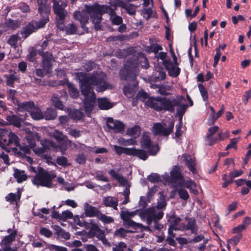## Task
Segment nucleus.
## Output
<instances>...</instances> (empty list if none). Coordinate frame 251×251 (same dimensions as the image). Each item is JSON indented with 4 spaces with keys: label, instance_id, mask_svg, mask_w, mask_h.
Returning <instances> with one entry per match:
<instances>
[{
    "label": "nucleus",
    "instance_id": "obj_1",
    "mask_svg": "<svg viewBox=\"0 0 251 251\" xmlns=\"http://www.w3.org/2000/svg\"><path fill=\"white\" fill-rule=\"evenodd\" d=\"M75 75L81 85V94L84 97L83 104L85 112L89 116L96 101L93 86H96V91L99 92L111 89L112 86L106 81V76L102 72H94L90 74L78 72L75 74Z\"/></svg>",
    "mask_w": 251,
    "mask_h": 251
},
{
    "label": "nucleus",
    "instance_id": "obj_2",
    "mask_svg": "<svg viewBox=\"0 0 251 251\" xmlns=\"http://www.w3.org/2000/svg\"><path fill=\"white\" fill-rule=\"evenodd\" d=\"M116 8H113L107 5H100L96 3L93 5H86L85 9L82 11H75L74 13V18L78 20L81 24L83 28L85 25L88 22L89 15L96 30H100V25L102 20V15L104 14H108L110 20L112 24L115 25H120L123 23L122 18L116 14Z\"/></svg>",
    "mask_w": 251,
    "mask_h": 251
},
{
    "label": "nucleus",
    "instance_id": "obj_3",
    "mask_svg": "<svg viewBox=\"0 0 251 251\" xmlns=\"http://www.w3.org/2000/svg\"><path fill=\"white\" fill-rule=\"evenodd\" d=\"M136 213L129 212L127 210L121 211L120 216L123 221L125 227L132 228L133 229H140L141 231H152L160 230L163 228V225L159 223L158 221L163 218V213L155 211L154 208L145 209L142 213L143 218L146 219L148 226H145L142 224L136 223L131 220Z\"/></svg>",
    "mask_w": 251,
    "mask_h": 251
},
{
    "label": "nucleus",
    "instance_id": "obj_4",
    "mask_svg": "<svg viewBox=\"0 0 251 251\" xmlns=\"http://www.w3.org/2000/svg\"><path fill=\"white\" fill-rule=\"evenodd\" d=\"M183 97L176 99H170L160 97L150 98L146 101V104L156 111L163 110L174 112L175 107H177V115L180 117L179 121H182V117L187 108L188 105L181 103Z\"/></svg>",
    "mask_w": 251,
    "mask_h": 251
},
{
    "label": "nucleus",
    "instance_id": "obj_5",
    "mask_svg": "<svg viewBox=\"0 0 251 251\" xmlns=\"http://www.w3.org/2000/svg\"><path fill=\"white\" fill-rule=\"evenodd\" d=\"M56 177L54 173L49 172L40 168L38 173L32 179V183L37 186H41L51 188L53 185L52 179Z\"/></svg>",
    "mask_w": 251,
    "mask_h": 251
},
{
    "label": "nucleus",
    "instance_id": "obj_6",
    "mask_svg": "<svg viewBox=\"0 0 251 251\" xmlns=\"http://www.w3.org/2000/svg\"><path fill=\"white\" fill-rule=\"evenodd\" d=\"M138 71L137 63L127 61L126 62L124 68L120 70V78L122 80H132L134 81Z\"/></svg>",
    "mask_w": 251,
    "mask_h": 251
},
{
    "label": "nucleus",
    "instance_id": "obj_7",
    "mask_svg": "<svg viewBox=\"0 0 251 251\" xmlns=\"http://www.w3.org/2000/svg\"><path fill=\"white\" fill-rule=\"evenodd\" d=\"M48 45V41H44L41 45V49L38 50L39 54L42 57V64H43V69L46 72H50L51 68V62L54 61V58L51 53L49 52H44Z\"/></svg>",
    "mask_w": 251,
    "mask_h": 251
},
{
    "label": "nucleus",
    "instance_id": "obj_8",
    "mask_svg": "<svg viewBox=\"0 0 251 251\" xmlns=\"http://www.w3.org/2000/svg\"><path fill=\"white\" fill-rule=\"evenodd\" d=\"M140 144L142 149L147 150L150 155H155L159 150L157 145L151 144V137L148 133L143 134Z\"/></svg>",
    "mask_w": 251,
    "mask_h": 251
},
{
    "label": "nucleus",
    "instance_id": "obj_9",
    "mask_svg": "<svg viewBox=\"0 0 251 251\" xmlns=\"http://www.w3.org/2000/svg\"><path fill=\"white\" fill-rule=\"evenodd\" d=\"M174 123L171 122L168 127L164 123H156L153 125L152 132L154 135L167 137L173 131Z\"/></svg>",
    "mask_w": 251,
    "mask_h": 251
},
{
    "label": "nucleus",
    "instance_id": "obj_10",
    "mask_svg": "<svg viewBox=\"0 0 251 251\" xmlns=\"http://www.w3.org/2000/svg\"><path fill=\"white\" fill-rule=\"evenodd\" d=\"M53 9L54 13L60 20H63L66 16L67 12L65 10L67 6L66 0H60L59 1L56 0H53Z\"/></svg>",
    "mask_w": 251,
    "mask_h": 251
},
{
    "label": "nucleus",
    "instance_id": "obj_11",
    "mask_svg": "<svg viewBox=\"0 0 251 251\" xmlns=\"http://www.w3.org/2000/svg\"><path fill=\"white\" fill-rule=\"evenodd\" d=\"M106 126L109 129L113 130L115 133L124 132L125 127V125L122 122L114 120L111 117L107 118Z\"/></svg>",
    "mask_w": 251,
    "mask_h": 251
},
{
    "label": "nucleus",
    "instance_id": "obj_12",
    "mask_svg": "<svg viewBox=\"0 0 251 251\" xmlns=\"http://www.w3.org/2000/svg\"><path fill=\"white\" fill-rule=\"evenodd\" d=\"M1 144L2 147L13 145L14 147H11V148L17 150L16 148L20 146L19 139L16 134L11 132L6 139H2Z\"/></svg>",
    "mask_w": 251,
    "mask_h": 251
},
{
    "label": "nucleus",
    "instance_id": "obj_13",
    "mask_svg": "<svg viewBox=\"0 0 251 251\" xmlns=\"http://www.w3.org/2000/svg\"><path fill=\"white\" fill-rule=\"evenodd\" d=\"M167 70L169 75L173 77L177 76L180 73V69L178 67V64H173L170 58L164 62V65Z\"/></svg>",
    "mask_w": 251,
    "mask_h": 251
},
{
    "label": "nucleus",
    "instance_id": "obj_14",
    "mask_svg": "<svg viewBox=\"0 0 251 251\" xmlns=\"http://www.w3.org/2000/svg\"><path fill=\"white\" fill-rule=\"evenodd\" d=\"M181 220L179 217L175 215L171 216L169 219L170 223L169 227L174 229L175 230H183L185 228V224L180 223Z\"/></svg>",
    "mask_w": 251,
    "mask_h": 251
},
{
    "label": "nucleus",
    "instance_id": "obj_15",
    "mask_svg": "<svg viewBox=\"0 0 251 251\" xmlns=\"http://www.w3.org/2000/svg\"><path fill=\"white\" fill-rule=\"evenodd\" d=\"M187 221V224L185 225L184 230H190L193 234H197L198 231V228L196 221L194 218H185Z\"/></svg>",
    "mask_w": 251,
    "mask_h": 251
},
{
    "label": "nucleus",
    "instance_id": "obj_16",
    "mask_svg": "<svg viewBox=\"0 0 251 251\" xmlns=\"http://www.w3.org/2000/svg\"><path fill=\"white\" fill-rule=\"evenodd\" d=\"M179 186H184L188 189L190 192L193 193L194 194H197L198 193L196 183L194 180L190 178L186 180H184L183 179V180L179 183Z\"/></svg>",
    "mask_w": 251,
    "mask_h": 251
},
{
    "label": "nucleus",
    "instance_id": "obj_17",
    "mask_svg": "<svg viewBox=\"0 0 251 251\" xmlns=\"http://www.w3.org/2000/svg\"><path fill=\"white\" fill-rule=\"evenodd\" d=\"M184 159L185 161L186 165L190 171L193 174H196L197 173V170L196 168V163L195 159L187 154L184 155Z\"/></svg>",
    "mask_w": 251,
    "mask_h": 251
},
{
    "label": "nucleus",
    "instance_id": "obj_18",
    "mask_svg": "<svg viewBox=\"0 0 251 251\" xmlns=\"http://www.w3.org/2000/svg\"><path fill=\"white\" fill-rule=\"evenodd\" d=\"M17 231L16 230L13 231L8 235L4 237L3 239L1 240L0 245L1 246H5L6 248H11L10 246L11 245L12 242L15 241Z\"/></svg>",
    "mask_w": 251,
    "mask_h": 251
},
{
    "label": "nucleus",
    "instance_id": "obj_19",
    "mask_svg": "<svg viewBox=\"0 0 251 251\" xmlns=\"http://www.w3.org/2000/svg\"><path fill=\"white\" fill-rule=\"evenodd\" d=\"M170 175L171 179L173 182H178L179 184L183 180V177L180 172V168L177 166L174 167L170 173Z\"/></svg>",
    "mask_w": 251,
    "mask_h": 251
},
{
    "label": "nucleus",
    "instance_id": "obj_20",
    "mask_svg": "<svg viewBox=\"0 0 251 251\" xmlns=\"http://www.w3.org/2000/svg\"><path fill=\"white\" fill-rule=\"evenodd\" d=\"M127 153L129 155L137 156L143 160H146L148 157V155L147 151L141 149L130 148V151L127 152Z\"/></svg>",
    "mask_w": 251,
    "mask_h": 251
},
{
    "label": "nucleus",
    "instance_id": "obj_21",
    "mask_svg": "<svg viewBox=\"0 0 251 251\" xmlns=\"http://www.w3.org/2000/svg\"><path fill=\"white\" fill-rule=\"evenodd\" d=\"M103 203L106 207H112L114 210H118V201L115 197L111 196L104 197L103 199Z\"/></svg>",
    "mask_w": 251,
    "mask_h": 251
},
{
    "label": "nucleus",
    "instance_id": "obj_22",
    "mask_svg": "<svg viewBox=\"0 0 251 251\" xmlns=\"http://www.w3.org/2000/svg\"><path fill=\"white\" fill-rule=\"evenodd\" d=\"M48 1V0H37L38 6V12L41 15H42L43 13L47 15L50 12V8L47 4Z\"/></svg>",
    "mask_w": 251,
    "mask_h": 251
},
{
    "label": "nucleus",
    "instance_id": "obj_23",
    "mask_svg": "<svg viewBox=\"0 0 251 251\" xmlns=\"http://www.w3.org/2000/svg\"><path fill=\"white\" fill-rule=\"evenodd\" d=\"M5 119L7 123L6 125H13L17 127H20L22 122V120L15 115L6 116Z\"/></svg>",
    "mask_w": 251,
    "mask_h": 251
},
{
    "label": "nucleus",
    "instance_id": "obj_24",
    "mask_svg": "<svg viewBox=\"0 0 251 251\" xmlns=\"http://www.w3.org/2000/svg\"><path fill=\"white\" fill-rule=\"evenodd\" d=\"M36 30L37 28L35 26L34 22H32L23 28V30L21 31V34L23 35V38L25 39Z\"/></svg>",
    "mask_w": 251,
    "mask_h": 251
},
{
    "label": "nucleus",
    "instance_id": "obj_25",
    "mask_svg": "<svg viewBox=\"0 0 251 251\" xmlns=\"http://www.w3.org/2000/svg\"><path fill=\"white\" fill-rule=\"evenodd\" d=\"M84 208L86 215L89 217H97L100 212L97 208L92 206L87 202L84 203Z\"/></svg>",
    "mask_w": 251,
    "mask_h": 251
},
{
    "label": "nucleus",
    "instance_id": "obj_26",
    "mask_svg": "<svg viewBox=\"0 0 251 251\" xmlns=\"http://www.w3.org/2000/svg\"><path fill=\"white\" fill-rule=\"evenodd\" d=\"M136 83L134 82L132 85L128 84L125 85L123 89L124 95L128 98L133 97L136 92Z\"/></svg>",
    "mask_w": 251,
    "mask_h": 251
},
{
    "label": "nucleus",
    "instance_id": "obj_27",
    "mask_svg": "<svg viewBox=\"0 0 251 251\" xmlns=\"http://www.w3.org/2000/svg\"><path fill=\"white\" fill-rule=\"evenodd\" d=\"M14 177L16 179L18 183H22L27 179V175L23 170L14 168Z\"/></svg>",
    "mask_w": 251,
    "mask_h": 251
},
{
    "label": "nucleus",
    "instance_id": "obj_28",
    "mask_svg": "<svg viewBox=\"0 0 251 251\" xmlns=\"http://www.w3.org/2000/svg\"><path fill=\"white\" fill-rule=\"evenodd\" d=\"M98 105L99 107L102 110H107L112 108L113 106L106 98H101L98 99Z\"/></svg>",
    "mask_w": 251,
    "mask_h": 251
},
{
    "label": "nucleus",
    "instance_id": "obj_29",
    "mask_svg": "<svg viewBox=\"0 0 251 251\" xmlns=\"http://www.w3.org/2000/svg\"><path fill=\"white\" fill-rule=\"evenodd\" d=\"M35 104L33 101H25L18 104V109L19 111H26L30 112L33 109Z\"/></svg>",
    "mask_w": 251,
    "mask_h": 251
},
{
    "label": "nucleus",
    "instance_id": "obj_30",
    "mask_svg": "<svg viewBox=\"0 0 251 251\" xmlns=\"http://www.w3.org/2000/svg\"><path fill=\"white\" fill-rule=\"evenodd\" d=\"M108 173L114 179H116L122 186H125L126 185L127 179L116 172L115 170H111L109 171Z\"/></svg>",
    "mask_w": 251,
    "mask_h": 251
},
{
    "label": "nucleus",
    "instance_id": "obj_31",
    "mask_svg": "<svg viewBox=\"0 0 251 251\" xmlns=\"http://www.w3.org/2000/svg\"><path fill=\"white\" fill-rule=\"evenodd\" d=\"M21 193L18 190L17 194L10 193L8 194L5 198L7 201L11 203L19 201L21 199Z\"/></svg>",
    "mask_w": 251,
    "mask_h": 251
},
{
    "label": "nucleus",
    "instance_id": "obj_32",
    "mask_svg": "<svg viewBox=\"0 0 251 251\" xmlns=\"http://www.w3.org/2000/svg\"><path fill=\"white\" fill-rule=\"evenodd\" d=\"M224 138L222 136V133H218V138L214 137V135H207L205 141L209 146H212L218 140H224Z\"/></svg>",
    "mask_w": 251,
    "mask_h": 251
},
{
    "label": "nucleus",
    "instance_id": "obj_33",
    "mask_svg": "<svg viewBox=\"0 0 251 251\" xmlns=\"http://www.w3.org/2000/svg\"><path fill=\"white\" fill-rule=\"evenodd\" d=\"M160 194V199L158 200L157 204L156 207H150L149 208H154L156 211L161 212L164 215L163 212L161 210V209L164 208L166 205V202L165 201V197L163 195L162 192H159Z\"/></svg>",
    "mask_w": 251,
    "mask_h": 251
},
{
    "label": "nucleus",
    "instance_id": "obj_34",
    "mask_svg": "<svg viewBox=\"0 0 251 251\" xmlns=\"http://www.w3.org/2000/svg\"><path fill=\"white\" fill-rule=\"evenodd\" d=\"M44 119L47 120L54 119L57 116L56 110L52 108H48L43 113Z\"/></svg>",
    "mask_w": 251,
    "mask_h": 251
},
{
    "label": "nucleus",
    "instance_id": "obj_35",
    "mask_svg": "<svg viewBox=\"0 0 251 251\" xmlns=\"http://www.w3.org/2000/svg\"><path fill=\"white\" fill-rule=\"evenodd\" d=\"M30 115L34 120H38L44 119V114L41 110L35 106L30 112Z\"/></svg>",
    "mask_w": 251,
    "mask_h": 251
},
{
    "label": "nucleus",
    "instance_id": "obj_36",
    "mask_svg": "<svg viewBox=\"0 0 251 251\" xmlns=\"http://www.w3.org/2000/svg\"><path fill=\"white\" fill-rule=\"evenodd\" d=\"M69 118L75 121L80 120L83 117V113L76 109L68 110Z\"/></svg>",
    "mask_w": 251,
    "mask_h": 251
},
{
    "label": "nucleus",
    "instance_id": "obj_37",
    "mask_svg": "<svg viewBox=\"0 0 251 251\" xmlns=\"http://www.w3.org/2000/svg\"><path fill=\"white\" fill-rule=\"evenodd\" d=\"M48 14L46 15L45 13H43L42 15L40 14V15L43 17H44V15L46 17H45L44 19H41V20L38 21V22H33L35 26L37 28V30L39 28L43 27L45 25L48 23V22L49 21V18L48 17Z\"/></svg>",
    "mask_w": 251,
    "mask_h": 251
},
{
    "label": "nucleus",
    "instance_id": "obj_38",
    "mask_svg": "<svg viewBox=\"0 0 251 251\" xmlns=\"http://www.w3.org/2000/svg\"><path fill=\"white\" fill-rule=\"evenodd\" d=\"M98 218L104 224H110L114 222V219L111 216H108L100 212L97 216Z\"/></svg>",
    "mask_w": 251,
    "mask_h": 251
},
{
    "label": "nucleus",
    "instance_id": "obj_39",
    "mask_svg": "<svg viewBox=\"0 0 251 251\" xmlns=\"http://www.w3.org/2000/svg\"><path fill=\"white\" fill-rule=\"evenodd\" d=\"M4 77L6 80V84L10 87H14L15 81L18 80V77L14 74L5 75Z\"/></svg>",
    "mask_w": 251,
    "mask_h": 251
},
{
    "label": "nucleus",
    "instance_id": "obj_40",
    "mask_svg": "<svg viewBox=\"0 0 251 251\" xmlns=\"http://www.w3.org/2000/svg\"><path fill=\"white\" fill-rule=\"evenodd\" d=\"M166 73L163 69H160L159 70L156 69V72L154 74V76L153 77V79L155 81H159L164 80L166 78Z\"/></svg>",
    "mask_w": 251,
    "mask_h": 251
},
{
    "label": "nucleus",
    "instance_id": "obj_41",
    "mask_svg": "<svg viewBox=\"0 0 251 251\" xmlns=\"http://www.w3.org/2000/svg\"><path fill=\"white\" fill-rule=\"evenodd\" d=\"M140 127L138 126H135L132 127L128 128L126 134L130 136H139L140 134Z\"/></svg>",
    "mask_w": 251,
    "mask_h": 251
},
{
    "label": "nucleus",
    "instance_id": "obj_42",
    "mask_svg": "<svg viewBox=\"0 0 251 251\" xmlns=\"http://www.w3.org/2000/svg\"><path fill=\"white\" fill-rule=\"evenodd\" d=\"M56 213L58 214L57 218L63 221H66L67 219H71L73 216L72 212L69 210L63 211L61 213H59L58 212H56Z\"/></svg>",
    "mask_w": 251,
    "mask_h": 251
},
{
    "label": "nucleus",
    "instance_id": "obj_43",
    "mask_svg": "<svg viewBox=\"0 0 251 251\" xmlns=\"http://www.w3.org/2000/svg\"><path fill=\"white\" fill-rule=\"evenodd\" d=\"M67 85L69 88V92L71 96L74 98H77L79 96L78 89L71 83L67 82Z\"/></svg>",
    "mask_w": 251,
    "mask_h": 251
},
{
    "label": "nucleus",
    "instance_id": "obj_44",
    "mask_svg": "<svg viewBox=\"0 0 251 251\" xmlns=\"http://www.w3.org/2000/svg\"><path fill=\"white\" fill-rule=\"evenodd\" d=\"M6 26L9 29L15 30L18 28L20 24L18 21L9 19L5 23Z\"/></svg>",
    "mask_w": 251,
    "mask_h": 251
},
{
    "label": "nucleus",
    "instance_id": "obj_45",
    "mask_svg": "<svg viewBox=\"0 0 251 251\" xmlns=\"http://www.w3.org/2000/svg\"><path fill=\"white\" fill-rule=\"evenodd\" d=\"M51 101L54 106L59 109H63V104L59 98L55 95H53L51 98Z\"/></svg>",
    "mask_w": 251,
    "mask_h": 251
},
{
    "label": "nucleus",
    "instance_id": "obj_46",
    "mask_svg": "<svg viewBox=\"0 0 251 251\" xmlns=\"http://www.w3.org/2000/svg\"><path fill=\"white\" fill-rule=\"evenodd\" d=\"M64 30L67 34H74L76 32L77 26L74 23L69 24L65 27Z\"/></svg>",
    "mask_w": 251,
    "mask_h": 251
},
{
    "label": "nucleus",
    "instance_id": "obj_47",
    "mask_svg": "<svg viewBox=\"0 0 251 251\" xmlns=\"http://www.w3.org/2000/svg\"><path fill=\"white\" fill-rule=\"evenodd\" d=\"M162 47L157 44H152L147 48V50L149 52H152L155 55L157 54L159 50H162Z\"/></svg>",
    "mask_w": 251,
    "mask_h": 251
},
{
    "label": "nucleus",
    "instance_id": "obj_48",
    "mask_svg": "<svg viewBox=\"0 0 251 251\" xmlns=\"http://www.w3.org/2000/svg\"><path fill=\"white\" fill-rule=\"evenodd\" d=\"M199 90L204 101H207L208 98V92L204 86L202 84L198 85Z\"/></svg>",
    "mask_w": 251,
    "mask_h": 251
},
{
    "label": "nucleus",
    "instance_id": "obj_49",
    "mask_svg": "<svg viewBox=\"0 0 251 251\" xmlns=\"http://www.w3.org/2000/svg\"><path fill=\"white\" fill-rule=\"evenodd\" d=\"M66 130L70 136L75 138L79 137L82 133V131L73 128H67Z\"/></svg>",
    "mask_w": 251,
    "mask_h": 251
},
{
    "label": "nucleus",
    "instance_id": "obj_50",
    "mask_svg": "<svg viewBox=\"0 0 251 251\" xmlns=\"http://www.w3.org/2000/svg\"><path fill=\"white\" fill-rule=\"evenodd\" d=\"M118 142L119 144L123 146H130L135 145L136 143V141L134 139L131 138L126 140L124 138L121 137L118 139Z\"/></svg>",
    "mask_w": 251,
    "mask_h": 251
},
{
    "label": "nucleus",
    "instance_id": "obj_51",
    "mask_svg": "<svg viewBox=\"0 0 251 251\" xmlns=\"http://www.w3.org/2000/svg\"><path fill=\"white\" fill-rule=\"evenodd\" d=\"M113 148L116 153L119 155H120L122 153H125L128 155L127 152L130 151V148L121 147L117 145L113 146Z\"/></svg>",
    "mask_w": 251,
    "mask_h": 251
},
{
    "label": "nucleus",
    "instance_id": "obj_52",
    "mask_svg": "<svg viewBox=\"0 0 251 251\" xmlns=\"http://www.w3.org/2000/svg\"><path fill=\"white\" fill-rule=\"evenodd\" d=\"M111 1L113 3L112 6L114 7V8H116V10L117 9V7H120L124 9L127 4L126 1L123 0H111Z\"/></svg>",
    "mask_w": 251,
    "mask_h": 251
},
{
    "label": "nucleus",
    "instance_id": "obj_53",
    "mask_svg": "<svg viewBox=\"0 0 251 251\" xmlns=\"http://www.w3.org/2000/svg\"><path fill=\"white\" fill-rule=\"evenodd\" d=\"M157 87L158 88L157 92L160 95L166 96L170 95V93L169 92L171 89L170 86L167 85H161Z\"/></svg>",
    "mask_w": 251,
    "mask_h": 251
},
{
    "label": "nucleus",
    "instance_id": "obj_54",
    "mask_svg": "<svg viewBox=\"0 0 251 251\" xmlns=\"http://www.w3.org/2000/svg\"><path fill=\"white\" fill-rule=\"evenodd\" d=\"M179 197L182 200H187L189 198L188 192L184 189L180 188L176 190Z\"/></svg>",
    "mask_w": 251,
    "mask_h": 251
},
{
    "label": "nucleus",
    "instance_id": "obj_55",
    "mask_svg": "<svg viewBox=\"0 0 251 251\" xmlns=\"http://www.w3.org/2000/svg\"><path fill=\"white\" fill-rule=\"evenodd\" d=\"M53 136L58 141H64L67 139V137L66 136L64 135L62 132L58 130L54 131Z\"/></svg>",
    "mask_w": 251,
    "mask_h": 251
},
{
    "label": "nucleus",
    "instance_id": "obj_56",
    "mask_svg": "<svg viewBox=\"0 0 251 251\" xmlns=\"http://www.w3.org/2000/svg\"><path fill=\"white\" fill-rule=\"evenodd\" d=\"M124 9L130 15H133L136 13V7L131 3H127Z\"/></svg>",
    "mask_w": 251,
    "mask_h": 251
},
{
    "label": "nucleus",
    "instance_id": "obj_57",
    "mask_svg": "<svg viewBox=\"0 0 251 251\" xmlns=\"http://www.w3.org/2000/svg\"><path fill=\"white\" fill-rule=\"evenodd\" d=\"M18 38L19 36L17 34L11 35L7 41L8 44L11 47L15 48L17 44Z\"/></svg>",
    "mask_w": 251,
    "mask_h": 251
},
{
    "label": "nucleus",
    "instance_id": "obj_58",
    "mask_svg": "<svg viewBox=\"0 0 251 251\" xmlns=\"http://www.w3.org/2000/svg\"><path fill=\"white\" fill-rule=\"evenodd\" d=\"M56 162L59 165L63 167H66L69 165L67 158L63 156L58 157Z\"/></svg>",
    "mask_w": 251,
    "mask_h": 251
},
{
    "label": "nucleus",
    "instance_id": "obj_59",
    "mask_svg": "<svg viewBox=\"0 0 251 251\" xmlns=\"http://www.w3.org/2000/svg\"><path fill=\"white\" fill-rule=\"evenodd\" d=\"M26 139L30 148H34L36 146V142L35 137L33 135L29 134L26 136Z\"/></svg>",
    "mask_w": 251,
    "mask_h": 251
},
{
    "label": "nucleus",
    "instance_id": "obj_60",
    "mask_svg": "<svg viewBox=\"0 0 251 251\" xmlns=\"http://www.w3.org/2000/svg\"><path fill=\"white\" fill-rule=\"evenodd\" d=\"M95 175L96 179L98 180H101L103 182H108V179L104 176L102 172L100 171H96Z\"/></svg>",
    "mask_w": 251,
    "mask_h": 251
},
{
    "label": "nucleus",
    "instance_id": "obj_61",
    "mask_svg": "<svg viewBox=\"0 0 251 251\" xmlns=\"http://www.w3.org/2000/svg\"><path fill=\"white\" fill-rule=\"evenodd\" d=\"M134 231L131 230L127 231L124 228H120L119 229H117L115 231V235L116 236H120V237H125L127 232H133Z\"/></svg>",
    "mask_w": 251,
    "mask_h": 251
},
{
    "label": "nucleus",
    "instance_id": "obj_62",
    "mask_svg": "<svg viewBox=\"0 0 251 251\" xmlns=\"http://www.w3.org/2000/svg\"><path fill=\"white\" fill-rule=\"evenodd\" d=\"M11 131L7 128H0V141L2 143V139H6Z\"/></svg>",
    "mask_w": 251,
    "mask_h": 251
},
{
    "label": "nucleus",
    "instance_id": "obj_63",
    "mask_svg": "<svg viewBox=\"0 0 251 251\" xmlns=\"http://www.w3.org/2000/svg\"><path fill=\"white\" fill-rule=\"evenodd\" d=\"M241 235H236L233 237L231 239L228 240V244H231L234 246H236L241 238Z\"/></svg>",
    "mask_w": 251,
    "mask_h": 251
},
{
    "label": "nucleus",
    "instance_id": "obj_64",
    "mask_svg": "<svg viewBox=\"0 0 251 251\" xmlns=\"http://www.w3.org/2000/svg\"><path fill=\"white\" fill-rule=\"evenodd\" d=\"M96 64L94 62L89 61L84 63V69L87 72L90 71L95 68Z\"/></svg>",
    "mask_w": 251,
    "mask_h": 251
}]
</instances>
